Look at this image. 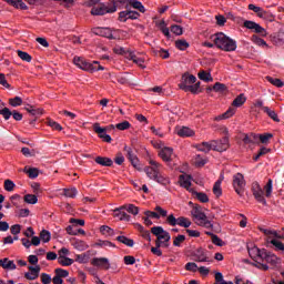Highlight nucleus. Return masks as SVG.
I'll list each match as a JSON object with an SVG mask.
<instances>
[{
  "mask_svg": "<svg viewBox=\"0 0 284 284\" xmlns=\"http://www.w3.org/2000/svg\"><path fill=\"white\" fill-rule=\"evenodd\" d=\"M211 40L213 41L214 45L219 50H223L224 52H235L236 51V40L227 37L223 32H217L211 36Z\"/></svg>",
  "mask_w": 284,
  "mask_h": 284,
  "instance_id": "obj_1",
  "label": "nucleus"
},
{
  "mask_svg": "<svg viewBox=\"0 0 284 284\" xmlns=\"http://www.w3.org/2000/svg\"><path fill=\"white\" fill-rule=\"evenodd\" d=\"M73 63L77 68H80V70H84V72H99V70H105L103 65L99 64V61L90 62L81 57H74Z\"/></svg>",
  "mask_w": 284,
  "mask_h": 284,
  "instance_id": "obj_2",
  "label": "nucleus"
},
{
  "mask_svg": "<svg viewBox=\"0 0 284 284\" xmlns=\"http://www.w3.org/2000/svg\"><path fill=\"white\" fill-rule=\"evenodd\" d=\"M248 10H252V12H255V14L260 18L263 19L264 21H268V23H272L275 21L276 17L270 12L265 11L261 7H256L255 4H248Z\"/></svg>",
  "mask_w": 284,
  "mask_h": 284,
  "instance_id": "obj_3",
  "label": "nucleus"
},
{
  "mask_svg": "<svg viewBox=\"0 0 284 284\" xmlns=\"http://www.w3.org/2000/svg\"><path fill=\"white\" fill-rule=\"evenodd\" d=\"M149 163L151 166H145L143 169V172H145L146 176L151 179V181H154V179H156V175L161 172L163 165L154 160H150Z\"/></svg>",
  "mask_w": 284,
  "mask_h": 284,
  "instance_id": "obj_4",
  "label": "nucleus"
},
{
  "mask_svg": "<svg viewBox=\"0 0 284 284\" xmlns=\"http://www.w3.org/2000/svg\"><path fill=\"white\" fill-rule=\"evenodd\" d=\"M233 187L239 196L245 194V176L242 173H236L233 176Z\"/></svg>",
  "mask_w": 284,
  "mask_h": 284,
  "instance_id": "obj_5",
  "label": "nucleus"
},
{
  "mask_svg": "<svg viewBox=\"0 0 284 284\" xmlns=\"http://www.w3.org/2000/svg\"><path fill=\"white\" fill-rule=\"evenodd\" d=\"M166 223L172 227H175V225H180V227H190V225H192V221H190V219L184 216L175 219L174 214H171L166 217Z\"/></svg>",
  "mask_w": 284,
  "mask_h": 284,
  "instance_id": "obj_6",
  "label": "nucleus"
},
{
  "mask_svg": "<svg viewBox=\"0 0 284 284\" xmlns=\"http://www.w3.org/2000/svg\"><path fill=\"white\" fill-rule=\"evenodd\" d=\"M254 199L257 201V203H262V205H267V201L265 200V191L261 187V184L258 182H253L252 187Z\"/></svg>",
  "mask_w": 284,
  "mask_h": 284,
  "instance_id": "obj_7",
  "label": "nucleus"
},
{
  "mask_svg": "<svg viewBox=\"0 0 284 284\" xmlns=\"http://www.w3.org/2000/svg\"><path fill=\"white\" fill-rule=\"evenodd\" d=\"M243 27L247 30H252L255 34H260V37H267V30L252 20H245Z\"/></svg>",
  "mask_w": 284,
  "mask_h": 284,
  "instance_id": "obj_8",
  "label": "nucleus"
},
{
  "mask_svg": "<svg viewBox=\"0 0 284 284\" xmlns=\"http://www.w3.org/2000/svg\"><path fill=\"white\" fill-rule=\"evenodd\" d=\"M243 27L247 30H252L255 34H260V37H267V30L252 20H245Z\"/></svg>",
  "mask_w": 284,
  "mask_h": 284,
  "instance_id": "obj_9",
  "label": "nucleus"
},
{
  "mask_svg": "<svg viewBox=\"0 0 284 284\" xmlns=\"http://www.w3.org/2000/svg\"><path fill=\"white\" fill-rule=\"evenodd\" d=\"M116 12V6H113L112 8L105 7V4H102L100 7H93L91 9V14L93 17H103V14H112Z\"/></svg>",
  "mask_w": 284,
  "mask_h": 284,
  "instance_id": "obj_10",
  "label": "nucleus"
},
{
  "mask_svg": "<svg viewBox=\"0 0 284 284\" xmlns=\"http://www.w3.org/2000/svg\"><path fill=\"white\" fill-rule=\"evenodd\" d=\"M212 148L214 152H225L230 149V139L223 138L221 140H212Z\"/></svg>",
  "mask_w": 284,
  "mask_h": 284,
  "instance_id": "obj_11",
  "label": "nucleus"
},
{
  "mask_svg": "<svg viewBox=\"0 0 284 284\" xmlns=\"http://www.w3.org/2000/svg\"><path fill=\"white\" fill-rule=\"evenodd\" d=\"M93 132L98 134L100 139H102L105 143H112V136L108 134V128L101 126L99 123L93 124Z\"/></svg>",
  "mask_w": 284,
  "mask_h": 284,
  "instance_id": "obj_12",
  "label": "nucleus"
},
{
  "mask_svg": "<svg viewBox=\"0 0 284 284\" xmlns=\"http://www.w3.org/2000/svg\"><path fill=\"white\" fill-rule=\"evenodd\" d=\"M194 83H196V78L190 73H184L179 83V88L185 92V88H190L191 85H194Z\"/></svg>",
  "mask_w": 284,
  "mask_h": 284,
  "instance_id": "obj_13",
  "label": "nucleus"
},
{
  "mask_svg": "<svg viewBox=\"0 0 284 284\" xmlns=\"http://www.w3.org/2000/svg\"><path fill=\"white\" fill-rule=\"evenodd\" d=\"M93 34H95L97 37H104V39H116L114 38V36L112 34V29L108 28V27H97L92 29Z\"/></svg>",
  "mask_w": 284,
  "mask_h": 284,
  "instance_id": "obj_14",
  "label": "nucleus"
},
{
  "mask_svg": "<svg viewBox=\"0 0 284 284\" xmlns=\"http://www.w3.org/2000/svg\"><path fill=\"white\" fill-rule=\"evenodd\" d=\"M91 265L102 267V270H110V260H108V257H94L91 261Z\"/></svg>",
  "mask_w": 284,
  "mask_h": 284,
  "instance_id": "obj_15",
  "label": "nucleus"
},
{
  "mask_svg": "<svg viewBox=\"0 0 284 284\" xmlns=\"http://www.w3.org/2000/svg\"><path fill=\"white\" fill-rule=\"evenodd\" d=\"M194 258L197 263H212V260L207 256V252L203 248H197L195 251Z\"/></svg>",
  "mask_w": 284,
  "mask_h": 284,
  "instance_id": "obj_16",
  "label": "nucleus"
},
{
  "mask_svg": "<svg viewBox=\"0 0 284 284\" xmlns=\"http://www.w3.org/2000/svg\"><path fill=\"white\" fill-rule=\"evenodd\" d=\"M159 156L165 161L166 163H170L172 161V156H174V149L170 146H164L160 152Z\"/></svg>",
  "mask_w": 284,
  "mask_h": 284,
  "instance_id": "obj_17",
  "label": "nucleus"
},
{
  "mask_svg": "<svg viewBox=\"0 0 284 284\" xmlns=\"http://www.w3.org/2000/svg\"><path fill=\"white\" fill-rule=\"evenodd\" d=\"M41 272V266L37 265L34 266H29V272L24 274V278L27 281H37L39 278V273Z\"/></svg>",
  "mask_w": 284,
  "mask_h": 284,
  "instance_id": "obj_18",
  "label": "nucleus"
},
{
  "mask_svg": "<svg viewBox=\"0 0 284 284\" xmlns=\"http://www.w3.org/2000/svg\"><path fill=\"white\" fill-rule=\"evenodd\" d=\"M179 181H180L181 187H184L185 190H187V192H190V190H194L191 187L192 186V175L182 174L179 176Z\"/></svg>",
  "mask_w": 284,
  "mask_h": 284,
  "instance_id": "obj_19",
  "label": "nucleus"
},
{
  "mask_svg": "<svg viewBox=\"0 0 284 284\" xmlns=\"http://www.w3.org/2000/svg\"><path fill=\"white\" fill-rule=\"evenodd\" d=\"M263 254H265V248H258L257 246H253L248 248V255L253 261H256L260 258L261 261L263 260Z\"/></svg>",
  "mask_w": 284,
  "mask_h": 284,
  "instance_id": "obj_20",
  "label": "nucleus"
},
{
  "mask_svg": "<svg viewBox=\"0 0 284 284\" xmlns=\"http://www.w3.org/2000/svg\"><path fill=\"white\" fill-rule=\"evenodd\" d=\"M262 261L270 263V265H277L278 257L275 254L267 252V250H265L264 254H262Z\"/></svg>",
  "mask_w": 284,
  "mask_h": 284,
  "instance_id": "obj_21",
  "label": "nucleus"
},
{
  "mask_svg": "<svg viewBox=\"0 0 284 284\" xmlns=\"http://www.w3.org/2000/svg\"><path fill=\"white\" fill-rule=\"evenodd\" d=\"M191 214L196 221H205L207 219V215L201 211V205L196 204L193 206V210L191 211Z\"/></svg>",
  "mask_w": 284,
  "mask_h": 284,
  "instance_id": "obj_22",
  "label": "nucleus"
},
{
  "mask_svg": "<svg viewBox=\"0 0 284 284\" xmlns=\"http://www.w3.org/2000/svg\"><path fill=\"white\" fill-rule=\"evenodd\" d=\"M125 205L121 206L120 209L114 210V217L119 219V221H130L131 216L125 213Z\"/></svg>",
  "mask_w": 284,
  "mask_h": 284,
  "instance_id": "obj_23",
  "label": "nucleus"
},
{
  "mask_svg": "<svg viewBox=\"0 0 284 284\" xmlns=\"http://www.w3.org/2000/svg\"><path fill=\"white\" fill-rule=\"evenodd\" d=\"M190 193L192 194V196L197 199V201H200V203H210V197H207V194H205L204 192H199L196 190H190Z\"/></svg>",
  "mask_w": 284,
  "mask_h": 284,
  "instance_id": "obj_24",
  "label": "nucleus"
},
{
  "mask_svg": "<svg viewBox=\"0 0 284 284\" xmlns=\"http://www.w3.org/2000/svg\"><path fill=\"white\" fill-rule=\"evenodd\" d=\"M95 163H98V165H102L103 168H112V165H114V161H112V159L103 156H97Z\"/></svg>",
  "mask_w": 284,
  "mask_h": 284,
  "instance_id": "obj_25",
  "label": "nucleus"
},
{
  "mask_svg": "<svg viewBox=\"0 0 284 284\" xmlns=\"http://www.w3.org/2000/svg\"><path fill=\"white\" fill-rule=\"evenodd\" d=\"M262 111L267 114L270 119L275 121V123H281V119H278V114H276V111L270 109V106H262Z\"/></svg>",
  "mask_w": 284,
  "mask_h": 284,
  "instance_id": "obj_26",
  "label": "nucleus"
},
{
  "mask_svg": "<svg viewBox=\"0 0 284 284\" xmlns=\"http://www.w3.org/2000/svg\"><path fill=\"white\" fill-rule=\"evenodd\" d=\"M0 267L3 270H17V264H14V261L4 257L3 260H0Z\"/></svg>",
  "mask_w": 284,
  "mask_h": 284,
  "instance_id": "obj_27",
  "label": "nucleus"
},
{
  "mask_svg": "<svg viewBox=\"0 0 284 284\" xmlns=\"http://www.w3.org/2000/svg\"><path fill=\"white\" fill-rule=\"evenodd\" d=\"M178 136H194V131L187 126H181L176 129Z\"/></svg>",
  "mask_w": 284,
  "mask_h": 284,
  "instance_id": "obj_28",
  "label": "nucleus"
},
{
  "mask_svg": "<svg viewBox=\"0 0 284 284\" xmlns=\"http://www.w3.org/2000/svg\"><path fill=\"white\" fill-rule=\"evenodd\" d=\"M0 114L3 116L4 121H9L10 116H12V111L9 108H6L3 101L0 100Z\"/></svg>",
  "mask_w": 284,
  "mask_h": 284,
  "instance_id": "obj_29",
  "label": "nucleus"
},
{
  "mask_svg": "<svg viewBox=\"0 0 284 284\" xmlns=\"http://www.w3.org/2000/svg\"><path fill=\"white\" fill-rule=\"evenodd\" d=\"M195 148L199 152H204V154H207V152L213 150L212 141L211 142H202L200 144H196Z\"/></svg>",
  "mask_w": 284,
  "mask_h": 284,
  "instance_id": "obj_30",
  "label": "nucleus"
},
{
  "mask_svg": "<svg viewBox=\"0 0 284 284\" xmlns=\"http://www.w3.org/2000/svg\"><path fill=\"white\" fill-rule=\"evenodd\" d=\"M130 61H133V63H135L136 65H139V68L145 69V65H143V63H145V61L142 58H138L134 53L130 52L126 55Z\"/></svg>",
  "mask_w": 284,
  "mask_h": 284,
  "instance_id": "obj_31",
  "label": "nucleus"
},
{
  "mask_svg": "<svg viewBox=\"0 0 284 284\" xmlns=\"http://www.w3.org/2000/svg\"><path fill=\"white\" fill-rule=\"evenodd\" d=\"M115 241H118L119 243H123V245H126V247H134V240L124 235H119Z\"/></svg>",
  "mask_w": 284,
  "mask_h": 284,
  "instance_id": "obj_32",
  "label": "nucleus"
},
{
  "mask_svg": "<svg viewBox=\"0 0 284 284\" xmlns=\"http://www.w3.org/2000/svg\"><path fill=\"white\" fill-rule=\"evenodd\" d=\"M10 6H13V8H18L20 10H28V6L24 4L23 0H4Z\"/></svg>",
  "mask_w": 284,
  "mask_h": 284,
  "instance_id": "obj_33",
  "label": "nucleus"
},
{
  "mask_svg": "<svg viewBox=\"0 0 284 284\" xmlns=\"http://www.w3.org/2000/svg\"><path fill=\"white\" fill-rule=\"evenodd\" d=\"M24 174H28L29 179H37L39 176V169L24 166L23 169Z\"/></svg>",
  "mask_w": 284,
  "mask_h": 284,
  "instance_id": "obj_34",
  "label": "nucleus"
},
{
  "mask_svg": "<svg viewBox=\"0 0 284 284\" xmlns=\"http://www.w3.org/2000/svg\"><path fill=\"white\" fill-rule=\"evenodd\" d=\"M246 101L247 98H245V94L241 93L233 100L232 105L233 108H241V105H243Z\"/></svg>",
  "mask_w": 284,
  "mask_h": 284,
  "instance_id": "obj_35",
  "label": "nucleus"
},
{
  "mask_svg": "<svg viewBox=\"0 0 284 284\" xmlns=\"http://www.w3.org/2000/svg\"><path fill=\"white\" fill-rule=\"evenodd\" d=\"M153 181H155V183H160V185H170V179L164 176L163 173H161V170Z\"/></svg>",
  "mask_w": 284,
  "mask_h": 284,
  "instance_id": "obj_36",
  "label": "nucleus"
},
{
  "mask_svg": "<svg viewBox=\"0 0 284 284\" xmlns=\"http://www.w3.org/2000/svg\"><path fill=\"white\" fill-rule=\"evenodd\" d=\"M197 77L201 81H205V83H210V81H214L212 78V74L210 72H206L205 70H202L197 73Z\"/></svg>",
  "mask_w": 284,
  "mask_h": 284,
  "instance_id": "obj_37",
  "label": "nucleus"
},
{
  "mask_svg": "<svg viewBox=\"0 0 284 284\" xmlns=\"http://www.w3.org/2000/svg\"><path fill=\"white\" fill-rule=\"evenodd\" d=\"M58 263L60 265H62L63 267H70V265H72V263H74V260L61 255L58 257Z\"/></svg>",
  "mask_w": 284,
  "mask_h": 284,
  "instance_id": "obj_38",
  "label": "nucleus"
},
{
  "mask_svg": "<svg viewBox=\"0 0 284 284\" xmlns=\"http://www.w3.org/2000/svg\"><path fill=\"white\" fill-rule=\"evenodd\" d=\"M77 194H79V191H77V187L63 189V196H67V199H74Z\"/></svg>",
  "mask_w": 284,
  "mask_h": 284,
  "instance_id": "obj_39",
  "label": "nucleus"
},
{
  "mask_svg": "<svg viewBox=\"0 0 284 284\" xmlns=\"http://www.w3.org/2000/svg\"><path fill=\"white\" fill-rule=\"evenodd\" d=\"M266 81H268V83H271L272 85H275V88H283L284 85V82L278 78H272L267 75Z\"/></svg>",
  "mask_w": 284,
  "mask_h": 284,
  "instance_id": "obj_40",
  "label": "nucleus"
},
{
  "mask_svg": "<svg viewBox=\"0 0 284 284\" xmlns=\"http://www.w3.org/2000/svg\"><path fill=\"white\" fill-rule=\"evenodd\" d=\"M73 247L79 252H84V250H88V244L84 241L77 240L73 242Z\"/></svg>",
  "mask_w": 284,
  "mask_h": 284,
  "instance_id": "obj_41",
  "label": "nucleus"
},
{
  "mask_svg": "<svg viewBox=\"0 0 284 284\" xmlns=\"http://www.w3.org/2000/svg\"><path fill=\"white\" fill-rule=\"evenodd\" d=\"M221 180H217L213 185V194L219 199L223 194V189H221Z\"/></svg>",
  "mask_w": 284,
  "mask_h": 284,
  "instance_id": "obj_42",
  "label": "nucleus"
},
{
  "mask_svg": "<svg viewBox=\"0 0 284 284\" xmlns=\"http://www.w3.org/2000/svg\"><path fill=\"white\" fill-rule=\"evenodd\" d=\"M236 112V109L230 108L226 112H224L222 115H219L216 118V121H222V119H230V116H234V113Z\"/></svg>",
  "mask_w": 284,
  "mask_h": 284,
  "instance_id": "obj_43",
  "label": "nucleus"
},
{
  "mask_svg": "<svg viewBox=\"0 0 284 284\" xmlns=\"http://www.w3.org/2000/svg\"><path fill=\"white\" fill-rule=\"evenodd\" d=\"M128 19H132V10H126L119 13V21L125 23Z\"/></svg>",
  "mask_w": 284,
  "mask_h": 284,
  "instance_id": "obj_44",
  "label": "nucleus"
},
{
  "mask_svg": "<svg viewBox=\"0 0 284 284\" xmlns=\"http://www.w3.org/2000/svg\"><path fill=\"white\" fill-rule=\"evenodd\" d=\"M17 54H18L19 59H21L22 61H26L27 63H30V61H32V55H30L26 51L18 50Z\"/></svg>",
  "mask_w": 284,
  "mask_h": 284,
  "instance_id": "obj_45",
  "label": "nucleus"
},
{
  "mask_svg": "<svg viewBox=\"0 0 284 284\" xmlns=\"http://www.w3.org/2000/svg\"><path fill=\"white\" fill-rule=\"evenodd\" d=\"M252 41L253 43H255V45H260L261 48H267V42L258 36H252Z\"/></svg>",
  "mask_w": 284,
  "mask_h": 284,
  "instance_id": "obj_46",
  "label": "nucleus"
},
{
  "mask_svg": "<svg viewBox=\"0 0 284 284\" xmlns=\"http://www.w3.org/2000/svg\"><path fill=\"white\" fill-rule=\"evenodd\" d=\"M23 103V99H21V97H14L9 99V105H11L12 108H19V105H22Z\"/></svg>",
  "mask_w": 284,
  "mask_h": 284,
  "instance_id": "obj_47",
  "label": "nucleus"
},
{
  "mask_svg": "<svg viewBox=\"0 0 284 284\" xmlns=\"http://www.w3.org/2000/svg\"><path fill=\"white\" fill-rule=\"evenodd\" d=\"M175 48H178V50H187L190 48V43H187L186 40H178L175 42Z\"/></svg>",
  "mask_w": 284,
  "mask_h": 284,
  "instance_id": "obj_48",
  "label": "nucleus"
},
{
  "mask_svg": "<svg viewBox=\"0 0 284 284\" xmlns=\"http://www.w3.org/2000/svg\"><path fill=\"white\" fill-rule=\"evenodd\" d=\"M39 201V199H37V195L34 194H27L24 195V202L29 203L30 205H36V203Z\"/></svg>",
  "mask_w": 284,
  "mask_h": 284,
  "instance_id": "obj_49",
  "label": "nucleus"
},
{
  "mask_svg": "<svg viewBox=\"0 0 284 284\" xmlns=\"http://www.w3.org/2000/svg\"><path fill=\"white\" fill-rule=\"evenodd\" d=\"M54 274L59 277L63 278H68V276H70V272H68V270H63V268H55L54 270Z\"/></svg>",
  "mask_w": 284,
  "mask_h": 284,
  "instance_id": "obj_50",
  "label": "nucleus"
},
{
  "mask_svg": "<svg viewBox=\"0 0 284 284\" xmlns=\"http://www.w3.org/2000/svg\"><path fill=\"white\" fill-rule=\"evenodd\" d=\"M14 187H17V184L12 180L4 181V190L7 192H14Z\"/></svg>",
  "mask_w": 284,
  "mask_h": 284,
  "instance_id": "obj_51",
  "label": "nucleus"
},
{
  "mask_svg": "<svg viewBox=\"0 0 284 284\" xmlns=\"http://www.w3.org/2000/svg\"><path fill=\"white\" fill-rule=\"evenodd\" d=\"M272 185H273V182H272V179H270L264 186L266 199H270V196H272Z\"/></svg>",
  "mask_w": 284,
  "mask_h": 284,
  "instance_id": "obj_52",
  "label": "nucleus"
},
{
  "mask_svg": "<svg viewBox=\"0 0 284 284\" xmlns=\"http://www.w3.org/2000/svg\"><path fill=\"white\" fill-rule=\"evenodd\" d=\"M163 232H165L163 226H153V227H151V234H153V236H156V239H159V236H161Z\"/></svg>",
  "mask_w": 284,
  "mask_h": 284,
  "instance_id": "obj_53",
  "label": "nucleus"
},
{
  "mask_svg": "<svg viewBox=\"0 0 284 284\" xmlns=\"http://www.w3.org/2000/svg\"><path fill=\"white\" fill-rule=\"evenodd\" d=\"M132 8L139 10V12H145V7L140 1L134 0L133 2H129Z\"/></svg>",
  "mask_w": 284,
  "mask_h": 284,
  "instance_id": "obj_54",
  "label": "nucleus"
},
{
  "mask_svg": "<svg viewBox=\"0 0 284 284\" xmlns=\"http://www.w3.org/2000/svg\"><path fill=\"white\" fill-rule=\"evenodd\" d=\"M124 210H126L129 214H133V216H136V214H139V206H135L134 204L125 205Z\"/></svg>",
  "mask_w": 284,
  "mask_h": 284,
  "instance_id": "obj_55",
  "label": "nucleus"
},
{
  "mask_svg": "<svg viewBox=\"0 0 284 284\" xmlns=\"http://www.w3.org/2000/svg\"><path fill=\"white\" fill-rule=\"evenodd\" d=\"M40 239L43 243H50V239H52V236L49 231L43 230L40 232Z\"/></svg>",
  "mask_w": 284,
  "mask_h": 284,
  "instance_id": "obj_56",
  "label": "nucleus"
},
{
  "mask_svg": "<svg viewBox=\"0 0 284 284\" xmlns=\"http://www.w3.org/2000/svg\"><path fill=\"white\" fill-rule=\"evenodd\" d=\"M100 232L102 234H108L109 236H114V230L108 225H102L100 227Z\"/></svg>",
  "mask_w": 284,
  "mask_h": 284,
  "instance_id": "obj_57",
  "label": "nucleus"
},
{
  "mask_svg": "<svg viewBox=\"0 0 284 284\" xmlns=\"http://www.w3.org/2000/svg\"><path fill=\"white\" fill-rule=\"evenodd\" d=\"M185 92H191L192 94H199L201 89L196 84H191L190 87H184Z\"/></svg>",
  "mask_w": 284,
  "mask_h": 284,
  "instance_id": "obj_58",
  "label": "nucleus"
},
{
  "mask_svg": "<svg viewBox=\"0 0 284 284\" xmlns=\"http://www.w3.org/2000/svg\"><path fill=\"white\" fill-rule=\"evenodd\" d=\"M273 138H274V134H272V133L260 134V141L263 144H267L270 142V139H273Z\"/></svg>",
  "mask_w": 284,
  "mask_h": 284,
  "instance_id": "obj_59",
  "label": "nucleus"
},
{
  "mask_svg": "<svg viewBox=\"0 0 284 284\" xmlns=\"http://www.w3.org/2000/svg\"><path fill=\"white\" fill-rule=\"evenodd\" d=\"M271 245H274V247H276V250H280L281 252H284V244L283 242L276 240V239H273L270 241Z\"/></svg>",
  "mask_w": 284,
  "mask_h": 284,
  "instance_id": "obj_60",
  "label": "nucleus"
},
{
  "mask_svg": "<svg viewBox=\"0 0 284 284\" xmlns=\"http://www.w3.org/2000/svg\"><path fill=\"white\" fill-rule=\"evenodd\" d=\"M124 152H126V158L129 161H133V159H138L132 148L124 146Z\"/></svg>",
  "mask_w": 284,
  "mask_h": 284,
  "instance_id": "obj_61",
  "label": "nucleus"
},
{
  "mask_svg": "<svg viewBox=\"0 0 284 284\" xmlns=\"http://www.w3.org/2000/svg\"><path fill=\"white\" fill-rule=\"evenodd\" d=\"M124 152H126V158L129 161H133V159H138L132 148L124 146Z\"/></svg>",
  "mask_w": 284,
  "mask_h": 284,
  "instance_id": "obj_62",
  "label": "nucleus"
},
{
  "mask_svg": "<svg viewBox=\"0 0 284 284\" xmlns=\"http://www.w3.org/2000/svg\"><path fill=\"white\" fill-rule=\"evenodd\" d=\"M213 90H214V92H225V90H227V87L221 82H216L213 85Z\"/></svg>",
  "mask_w": 284,
  "mask_h": 284,
  "instance_id": "obj_63",
  "label": "nucleus"
},
{
  "mask_svg": "<svg viewBox=\"0 0 284 284\" xmlns=\"http://www.w3.org/2000/svg\"><path fill=\"white\" fill-rule=\"evenodd\" d=\"M40 278H41V283L42 284H50V283H52V276H50V274H48V273H42L40 275Z\"/></svg>",
  "mask_w": 284,
  "mask_h": 284,
  "instance_id": "obj_64",
  "label": "nucleus"
}]
</instances>
